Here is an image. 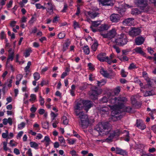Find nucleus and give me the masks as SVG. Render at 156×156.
Instances as JSON below:
<instances>
[{
    "mask_svg": "<svg viewBox=\"0 0 156 156\" xmlns=\"http://www.w3.org/2000/svg\"><path fill=\"white\" fill-rule=\"evenodd\" d=\"M13 56H14V52H12L11 54L9 56L8 58L7 59V64L10 61H12L13 59Z\"/></svg>",
    "mask_w": 156,
    "mask_h": 156,
    "instance_id": "c03bdc74",
    "label": "nucleus"
},
{
    "mask_svg": "<svg viewBox=\"0 0 156 156\" xmlns=\"http://www.w3.org/2000/svg\"><path fill=\"white\" fill-rule=\"evenodd\" d=\"M26 125L25 123L24 122H22L18 126V128L20 130L24 128Z\"/></svg>",
    "mask_w": 156,
    "mask_h": 156,
    "instance_id": "a19ab883",
    "label": "nucleus"
},
{
    "mask_svg": "<svg viewBox=\"0 0 156 156\" xmlns=\"http://www.w3.org/2000/svg\"><path fill=\"white\" fill-rule=\"evenodd\" d=\"M137 67L133 63L130 64L129 67H128V69L129 70H132L133 69L136 68Z\"/></svg>",
    "mask_w": 156,
    "mask_h": 156,
    "instance_id": "09e8293b",
    "label": "nucleus"
},
{
    "mask_svg": "<svg viewBox=\"0 0 156 156\" xmlns=\"http://www.w3.org/2000/svg\"><path fill=\"white\" fill-rule=\"evenodd\" d=\"M50 115L51 117V120L52 121L55 120V118L57 117L58 115V114L57 113L55 114L53 112H51Z\"/></svg>",
    "mask_w": 156,
    "mask_h": 156,
    "instance_id": "ea45409f",
    "label": "nucleus"
},
{
    "mask_svg": "<svg viewBox=\"0 0 156 156\" xmlns=\"http://www.w3.org/2000/svg\"><path fill=\"white\" fill-rule=\"evenodd\" d=\"M95 76L93 74H90L89 75V80L92 81L95 80Z\"/></svg>",
    "mask_w": 156,
    "mask_h": 156,
    "instance_id": "052dcab7",
    "label": "nucleus"
},
{
    "mask_svg": "<svg viewBox=\"0 0 156 156\" xmlns=\"http://www.w3.org/2000/svg\"><path fill=\"white\" fill-rule=\"evenodd\" d=\"M109 28V27L108 24H103L98 27V30L100 31L106 30L108 29Z\"/></svg>",
    "mask_w": 156,
    "mask_h": 156,
    "instance_id": "6ab92c4d",
    "label": "nucleus"
},
{
    "mask_svg": "<svg viewBox=\"0 0 156 156\" xmlns=\"http://www.w3.org/2000/svg\"><path fill=\"white\" fill-rule=\"evenodd\" d=\"M124 108L125 111L128 112H130L131 111L132 108L130 107H124H124L122 108Z\"/></svg>",
    "mask_w": 156,
    "mask_h": 156,
    "instance_id": "6e6d98bb",
    "label": "nucleus"
},
{
    "mask_svg": "<svg viewBox=\"0 0 156 156\" xmlns=\"http://www.w3.org/2000/svg\"><path fill=\"white\" fill-rule=\"evenodd\" d=\"M70 44V42L69 41L66 42L63 45V50L64 51H65L67 49Z\"/></svg>",
    "mask_w": 156,
    "mask_h": 156,
    "instance_id": "4c0bfd02",
    "label": "nucleus"
},
{
    "mask_svg": "<svg viewBox=\"0 0 156 156\" xmlns=\"http://www.w3.org/2000/svg\"><path fill=\"white\" fill-rule=\"evenodd\" d=\"M127 42L126 35L122 34H121L120 37L115 40L116 44L120 46H123L126 44Z\"/></svg>",
    "mask_w": 156,
    "mask_h": 156,
    "instance_id": "0eeeda50",
    "label": "nucleus"
},
{
    "mask_svg": "<svg viewBox=\"0 0 156 156\" xmlns=\"http://www.w3.org/2000/svg\"><path fill=\"white\" fill-rule=\"evenodd\" d=\"M84 53L86 55H88V46H85L83 48Z\"/></svg>",
    "mask_w": 156,
    "mask_h": 156,
    "instance_id": "69168bd1",
    "label": "nucleus"
},
{
    "mask_svg": "<svg viewBox=\"0 0 156 156\" xmlns=\"http://www.w3.org/2000/svg\"><path fill=\"white\" fill-rule=\"evenodd\" d=\"M79 117L81 120V122L80 123L81 127L83 129V131L87 133V130L85 129L88 127V116L84 114L79 116Z\"/></svg>",
    "mask_w": 156,
    "mask_h": 156,
    "instance_id": "39448f33",
    "label": "nucleus"
},
{
    "mask_svg": "<svg viewBox=\"0 0 156 156\" xmlns=\"http://www.w3.org/2000/svg\"><path fill=\"white\" fill-rule=\"evenodd\" d=\"M143 77L144 78L145 80L147 81L148 85L150 86H151L152 82L151 81V80L148 77V75L144 76Z\"/></svg>",
    "mask_w": 156,
    "mask_h": 156,
    "instance_id": "2f4dec72",
    "label": "nucleus"
},
{
    "mask_svg": "<svg viewBox=\"0 0 156 156\" xmlns=\"http://www.w3.org/2000/svg\"><path fill=\"white\" fill-rule=\"evenodd\" d=\"M140 32L141 31L140 28L132 27L131 30L129 31V34L131 36L133 37L139 35Z\"/></svg>",
    "mask_w": 156,
    "mask_h": 156,
    "instance_id": "1a4fd4ad",
    "label": "nucleus"
},
{
    "mask_svg": "<svg viewBox=\"0 0 156 156\" xmlns=\"http://www.w3.org/2000/svg\"><path fill=\"white\" fill-rule=\"evenodd\" d=\"M100 73L104 76L105 77H108L109 76V74L106 71L102 69L100 71Z\"/></svg>",
    "mask_w": 156,
    "mask_h": 156,
    "instance_id": "7c9ffc66",
    "label": "nucleus"
},
{
    "mask_svg": "<svg viewBox=\"0 0 156 156\" xmlns=\"http://www.w3.org/2000/svg\"><path fill=\"white\" fill-rule=\"evenodd\" d=\"M33 77L34 80H38L40 78V74L38 72H35L33 74Z\"/></svg>",
    "mask_w": 156,
    "mask_h": 156,
    "instance_id": "473e14b6",
    "label": "nucleus"
},
{
    "mask_svg": "<svg viewBox=\"0 0 156 156\" xmlns=\"http://www.w3.org/2000/svg\"><path fill=\"white\" fill-rule=\"evenodd\" d=\"M3 150L5 151H7L9 150V148L7 147V143L6 142H3Z\"/></svg>",
    "mask_w": 156,
    "mask_h": 156,
    "instance_id": "58836bf2",
    "label": "nucleus"
},
{
    "mask_svg": "<svg viewBox=\"0 0 156 156\" xmlns=\"http://www.w3.org/2000/svg\"><path fill=\"white\" fill-rule=\"evenodd\" d=\"M65 34L64 32H61L58 35V37L59 39L63 38L65 36Z\"/></svg>",
    "mask_w": 156,
    "mask_h": 156,
    "instance_id": "37998d69",
    "label": "nucleus"
},
{
    "mask_svg": "<svg viewBox=\"0 0 156 156\" xmlns=\"http://www.w3.org/2000/svg\"><path fill=\"white\" fill-rule=\"evenodd\" d=\"M136 126L139 129L144 130L146 128V126L143 121L141 120H137L136 123Z\"/></svg>",
    "mask_w": 156,
    "mask_h": 156,
    "instance_id": "ddd939ff",
    "label": "nucleus"
},
{
    "mask_svg": "<svg viewBox=\"0 0 156 156\" xmlns=\"http://www.w3.org/2000/svg\"><path fill=\"white\" fill-rule=\"evenodd\" d=\"M116 154L123 156H126L127 155V153L125 150L117 147H116Z\"/></svg>",
    "mask_w": 156,
    "mask_h": 156,
    "instance_id": "f3484780",
    "label": "nucleus"
},
{
    "mask_svg": "<svg viewBox=\"0 0 156 156\" xmlns=\"http://www.w3.org/2000/svg\"><path fill=\"white\" fill-rule=\"evenodd\" d=\"M99 13L94 11H90L88 12V16L92 18H94L98 16Z\"/></svg>",
    "mask_w": 156,
    "mask_h": 156,
    "instance_id": "b1692460",
    "label": "nucleus"
},
{
    "mask_svg": "<svg viewBox=\"0 0 156 156\" xmlns=\"http://www.w3.org/2000/svg\"><path fill=\"white\" fill-rule=\"evenodd\" d=\"M98 46V44L97 42H95L94 44L91 46V48L92 50L95 51L96 50L97 48V47Z\"/></svg>",
    "mask_w": 156,
    "mask_h": 156,
    "instance_id": "e433bc0d",
    "label": "nucleus"
},
{
    "mask_svg": "<svg viewBox=\"0 0 156 156\" xmlns=\"http://www.w3.org/2000/svg\"><path fill=\"white\" fill-rule=\"evenodd\" d=\"M49 81L48 80H42L40 85L42 86H43L44 85L48 84Z\"/></svg>",
    "mask_w": 156,
    "mask_h": 156,
    "instance_id": "5fc2aeb1",
    "label": "nucleus"
},
{
    "mask_svg": "<svg viewBox=\"0 0 156 156\" xmlns=\"http://www.w3.org/2000/svg\"><path fill=\"white\" fill-rule=\"evenodd\" d=\"M31 65V62L29 61L27 63V65L24 68V70L25 72L26 73V75H27L30 72L29 69Z\"/></svg>",
    "mask_w": 156,
    "mask_h": 156,
    "instance_id": "a878e982",
    "label": "nucleus"
},
{
    "mask_svg": "<svg viewBox=\"0 0 156 156\" xmlns=\"http://www.w3.org/2000/svg\"><path fill=\"white\" fill-rule=\"evenodd\" d=\"M74 111L76 115L79 116L85 114L83 112L79 111L83 109L87 112L88 111V101L81 100L78 101L74 107Z\"/></svg>",
    "mask_w": 156,
    "mask_h": 156,
    "instance_id": "7ed1b4c3",
    "label": "nucleus"
},
{
    "mask_svg": "<svg viewBox=\"0 0 156 156\" xmlns=\"http://www.w3.org/2000/svg\"><path fill=\"white\" fill-rule=\"evenodd\" d=\"M134 19L133 18H129L125 19L122 22V24L125 26H131L134 22Z\"/></svg>",
    "mask_w": 156,
    "mask_h": 156,
    "instance_id": "9b49d317",
    "label": "nucleus"
},
{
    "mask_svg": "<svg viewBox=\"0 0 156 156\" xmlns=\"http://www.w3.org/2000/svg\"><path fill=\"white\" fill-rule=\"evenodd\" d=\"M12 80L11 79L7 80V82L5 83V85L9 87H11L12 86Z\"/></svg>",
    "mask_w": 156,
    "mask_h": 156,
    "instance_id": "c756f323",
    "label": "nucleus"
},
{
    "mask_svg": "<svg viewBox=\"0 0 156 156\" xmlns=\"http://www.w3.org/2000/svg\"><path fill=\"white\" fill-rule=\"evenodd\" d=\"M102 91L101 90H98L95 86L92 87L90 92V98L93 100L97 99L98 95L101 94Z\"/></svg>",
    "mask_w": 156,
    "mask_h": 156,
    "instance_id": "423d86ee",
    "label": "nucleus"
},
{
    "mask_svg": "<svg viewBox=\"0 0 156 156\" xmlns=\"http://www.w3.org/2000/svg\"><path fill=\"white\" fill-rule=\"evenodd\" d=\"M35 5L37 9H46L45 7L41 5L40 3H36L35 4Z\"/></svg>",
    "mask_w": 156,
    "mask_h": 156,
    "instance_id": "c9c22d12",
    "label": "nucleus"
},
{
    "mask_svg": "<svg viewBox=\"0 0 156 156\" xmlns=\"http://www.w3.org/2000/svg\"><path fill=\"white\" fill-rule=\"evenodd\" d=\"M97 84L98 87H101L104 85L106 82V81L104 79H102L100 81H97Z\"/></svg>",
    "mask_w": 156,
    "mask_h": 156,
    "instance_id": "c85d7f7f",
    "label": "nucleus"
},
{
    "mask_svg": "<svg viewBox=\"0 0 156 156\" xmlns=\"http://www.w3.org/2000/svg\"><path fill=\"white\" fill-rule=\"evenodd\" d=\"M8 132L7 130H5V133H3L2 134V136L3 138L8 139Z\"/></svg>",
    "mask_w": 156,
    "mask_h": 156,
    "instance_id": "13d9d810",
    "label": "nucleus"
},
{
    "mask_svg": "<svg viewBox=\"0 0 156 156\" xmlns=\"http://www.w3.org/2000/svg\"><path fill=\"white\" fill-rule=\"evenodd\" d=\"M44 140L45 141V144L46 147H47L51 143H52L50 138L48 136H45L44 137Z\"/></svg>",
    "mask_w": 156,
    "mask_h": 156,
    "instance_id": "5701e85b",
    "label": "nucleus"
},
{
    "mask_svg": "<svg viewBox=\"0 0 156 156\" xmlns=\"http://www.w3.org/2000/svg\"><path fill=\"white\" fill-rule=\"evenodd\" d=\"M30 98L29 99L30 101H35L36 98V95L33 94H32L30 95Z\"/></svg>",
    "mask_w": 156,
    "mask_h": 156,
    "instance_id": "603ef678",
    "label": "nucleus"
},
{
    "mask_svg": "<svg viewBox=\"0 0 156 156\" xmlns=\"http://www.w3.org/2000/svg\"><path fill=\"white\" fill-rule=\"evenodd\" d=\"M33 127L35 128V130H37V131L40 130V126L38 124L37 122H35L33 125Z\"/></svg>",
    "mask_w": 156,
    "mask_h": 156,
    "instance_id": "864d4df0",
    "label": "nucleus"
},
{
    "mask_svg": "<svg viewBox=\"0 0 156 156\" xmlns=\"http://www.w3.org/2000/svg\"><path fill=\"white\" fill-rule=\"evenodd\" d=\"M120 87L118 86L116 87L114 90V93L115 95L118 94L120 91Z\"/></svg>",
    "mask_w": 156,
    "mask_h": 156,
    "instance_id": "79ce46f5",
    "label": "nucleus"
},
{
    "mask_svg": "<svg viewBox=\"0 0 156 156\" xmlns=\"http://www.w3.org/2000/svg\"><path fill=\"white\" fill-rule=\"evenodd\" d=\"M134 50L135 51L138 53L140 54L145 57H146V54L144 52L142 51V49L140 47L136 48Z\"/></svg>",
    "mask_w": 156,
    "mask_h": 156,
    "instance_id": "412c9836",
    "label": "nucleus"
},
{
    "mask_svg": "<svg viewBox=\"0 0 156 156\" xmlns=\"http://www.w3.org/2000/svg\"><path fill=\"white\" fill-rule=\"evenodd\" d=\"M109 109L107 107L102 108L100 111V112L101 114H106L108 115L109 113Z\"/></svg>",
    "mask_w": 156,
    "mask_h": 156,
    "instance_id": "bb28decb",
    "label": "nucleus"
},
{
    "mask_svg": "<svg viewBox=\"0 0 156 156\" xmlns=\"http://www.w3.org/2000/svg\"><path fill=\"white\" fill-rule=\"evenodd\" d=\"M46 5V9L47 12L49 14L51 15L53 13V8L51 2H48Z\"/></svg>",
    "mask_w": 156,
    "mask_h": 156,
    "instance_id": "2eb2a0df",
    "label": "nucleus"
},
{
    "mask_svg": "<svg viewBox=\"0 0 156 156\" xmlns=\"http://www.w3.org/2000/svg\"><path fill=\"white\" fill-rule=\"evenodd\" d=\"M23 76L22 74H19L16 75V79L17 80H19V81H20L23 79Z\"/></svg>",
    "mask_w": 156,
    "mask_h": 156,
    "instance_id": "e2e57ef3",
    "label": "nucleus"
},
{
    "mask_svg": "<svg viewBox=\"0 0 156 156\" xmlns=\"http://www.w3.org/2000/svg\"><path fill=\"white\" fill-rule=\"evenodd\" d=\"M58 140L60 143L64 145L65 143V140L62 136H59L58 137Z\"/></svg>",
    "mask_w": 156,
    "mask_h": 156,
    "instance_id": "3c124183",
    "label": "nucleus"
},
{
    "mask_svg": "<svg viewBox=\"0 0 156 156\" xmlns=\"http://www.w3.org/2000/svg\"><path fill=\"white\" fill-rule=\"evenodd\" d=\"M94 66L91 63H88V69L91 71L94 70L95 69Z\"/></svg>",
    "mask_w": 156,
    "mask_h": 156,
    "instance_id": "de8ad7c7",
    "label": "nucleus"
},
{
    "mask_svg": "<svg viewBox=\"0 0 156 156\" xmlns=\"http://www.w3.org/2000/svg\"><path fill=\"white\" fill-rule=\"evenodd\" d=\"M97 58L99 61L101 62L106 61L108 59V57L106 56V53H104L99 54L97 55Z\"/></svg>",
    "mask_w": 156,
    "mask_h": 156,
    "instance_id": "f8f14e48",
    "label": "nucleus"
},
{
    "mask_svg": "<svg viewBox=\"0 0 156 156\" xmlns=\"http://www.w3.org/2000/svg\"><path fill=\"white\" fill-rule=\"evenodd\" d=\"M145 39L141 36L137 37L135 40V43L136 45H140L142 44L144 42Z\"/></svg>",
    "mask_w": 156,
    "mask_h": 156,
    "instance_id": "dca6fc26",
    "label": "nucleus"
},
{
    "mask_svg": "<svg viewBox=\"0 0 156 156\" xmlns=\"http://www.w3.org/2000/svg\"><path fill=\"white\" fill-rule=\"evenodd\" d=\"M116 34V32L115 30V29H113L107 34H102L101 35L104 38L112 39L115 37Z\"/></svg>",
    "mask_w": 156,
    "mask_h": 156,
    "instance_id": "6e6552de",
    "label": "nucleus"
},
{
    "mask_svg": "<svg viewBox=\"0 0 156 156\" xmlns=\"http://www.w3.org/2000/svg\"><path fill=\"white\" fill-rule=\"evenodd\" d=\"M68 143L70 144H73L76 141V140L74 139H70L68 140Z\"/></svg>",
    "mask_w": 156,
    "mask_h": 156,
    "instance_id": "680f3d73",
    "label": "nucleus"
},
{
    "mask_svg": "<svg viewBox=\"0 0 156 156\" xmlns=\"http://www.w3.org/2000/svg\"><path fill=\"white\" fill-rule=\"evenodd\" d=\"M101 4L103 5H111L112 4V0H100Z\"/></svg>",
    "mask_w": 156,
    "mask_h": 156,
    "instance_id": "aec40b11",
    "label": "nucleus"
},
{
    "mask_svg": "<svg viewBox=\"0 0 156 156\" xmlns=\"http://www.w3.org/2000/svg\"><path fill=\"white\" fill-rule=\"evenodd\" d=\"M116 10L118 11V12L123 16L125 14L126 9L124 5H122L120 7H116Z\"/></svg>",
    "mask_w": 156,
    "mask_h": 156,
    "instance_id": "4468645a",
    "label": "nucleus"
},
{
    "mask_svg": "<svg viewBox=\"0 0 156 156\" xmlns=\"http://www.w3.org/2000/svg\"><path fill=\"white\" fill-rule=\"evenodd\" d=\"M135 4L144 12L149 11L150 8L147 5V0H135Z\"/></svg>",
    "mask_w": 156,
    "mask_h": 156,
    "instance_id": "20e7f679",
    "label": "nucleus"
},
{
    "mask_svg": "<svg viewBox=\"0 0 156 156\" xmlns=\"http://www.w3.org/2000/svg\"><path fill=\"white\" fill-rule=\"evenodd\" d=\"M69 71V69H67L65 71V72H64L62 73L61 78L62 79H63L64 78V77L68 75L67 73Z\"/></svg>",
    "mask_w": 156,
    "mask_h": 156,
    "instance_id": "a18cd8bd",
    "label": "nucleus"
},
{
    "mask_svg": "<svg viewBox=\"0 0 156 156\" xmlns=\"http://www.w3.org/2000/svg\"><path fill=\"white\" fill-rule=\"evenodd\" d=\"M100 23L98 21H93L92 22V25L90 27V28L92 30V31L94 32H96L97 31V30L94 27H96L98 26Z\"/></svg>",
    "mask_w": 156,
    "mask_h": 156,
    "instance_id": "a211bd4d",
    "label": "nucleus"
},
{
    "mask_svg": "<svg viewBox=\"0 0 156 156\" xmlns=\"http://www.w3.org/2000/svg\"><path fill=\"white\" fill-rule=\"evenodd\" d=\"M121 16L118 14L113 13L110 16V20L113 23H117L119 22L120 20Z\"/></svg>",
    "mask_w": 156,
    "mask_h": 156,
    "instance_id": "9d476101",
    "label": "nucleus"
},
{
    "mask_svg": "<svg viewBox=\"0 0 156 156\" xmlns=\"http://www.w3.org/2000/svg\"><path fill=\"white\" fill-rule=\"evenodd\" d=\"M73 27L75 29L79 27V25L78 23L75 21H73Z\"/></svg>",
    "mask_w": 156,
    "mask_h": 156,
    "instance_id": "0e129e2a",
    "label": "nucleus"
},
{
    "mask_svg": "<svg viewBox=\"0 0 156 156\" xmlns=\"http://www.w3.org/2000/svg\"><path fill=\"white\" fill-rule=\"evenodd\" d=\"M31 147L35 149H38V144L35 142H30V143Z\"/></svg>",
    "mask_w": 156,
    "mask_h": 156,
    "instance_id": "cd10ccee",
    "label": "nucleus"
},
{
    "mask_svg": "<svg viewBox=\"0 0 156 156\" xmlns=\"http://www.w3.org/2000/svg\"><path fill=\"white\" fill-rule=\"evenodd\" d=\"M49 123L48 122H45L42 123L43 127L45 129H47L48 127Z\"/></svg>",
    "mask_w": 156,
    "mask_h": 156,
    "instance_id": "338daca9",
    "label": "nucleus"
},
{
    "mask_svg": "<svg viewBox=\"0 0 156 156\" xmlns=\"http://www.w3.org/2000/svg\"><path fill=\"white\" fill-rule=\"evenodd\" d=\"M32 51L31 48H29L26 49L25 52L24 53V55L26 58L29 57L30 54L32 52Z\"/></svg>",
    "mask_w": 156,
    "mask_h": 156,
    "instance_id": "393cba45",
    "label": "nucleus"
},
{
    "mask_svg": "<svg viewBox=\"0 0 156 156\" xmlns=\"http://www.w3.org/2000/svg\"><path fill=\"white\" fill-rule=\"evenodd\" d=\"M108 101V99L107 97L104 96L101 98L100 101L101 103H105L107 102Z\"/></svg>",
    "mask_w": 156,
    "mask_h": 156,
    "instance_id": "4d7b16f0",
    "label": "nucleus"
},
{
    "mask_svg": "<svg viewBox=\"0 0 156 156\" xmlns=\"http://www.w3.org/2000/svg\"><path fill=\"white\" fill-rule=\"evenodd\" d=\"M127 101V99L124 97H119L110 98V102L114 104L113 106L109 105V107L112 109L111 112V115L112 117L117 118L118 117L116 115L121 113L120 109H122L124 107L123 102H126Z\"/></svg>",
    "mask_w": 156,
    "mask_h": 156,
    "instance_id": "f03ea898",
    "label": "nucleus"
},
{
    "mask_svg": "<svg viewBox=\"0 0 156 156\" xmlns=\"http://www.w3.org/2000/svg\"><path fill=\"white\" fill-rule=\"evenodd\" d=\"M121 74L122 77H125L127 75V73L126 72L124 69H122L121 70Z\"/></svg>",
    "mask_w": 156,
    "mask_h": 156,
    "instance_id": "bf43d9fd",
    "label": "nucleus"
},
{
    "mask_svg": "<svg viewBox=\"0 0 156 156\" xmlns=\"http://www.w3.org/2000/svg\"><path fill=\"white\" fill-rule=\"evenodd\" d=\"M141 11L139 10L137 8H133L132 9L131 14L133 15H137L140 14Z\"/></svg>",
    "mask_w": 156,
    "mask_h": 156,
    "instance_id": "4be33fe9",
    "label": "nucleus"
},
{
    "mask_svg": "<svg viewBox=\"0 0 156 156\" xmlns=\"http://www.w3.org/2000/svg\"><path fill=\"white\" fill-rule=\"evenodd\" d=\"M154 94V92L152 91H147L145 92L144 96L145 97H147L152 95Z\"/></svg>",
    "mask_w": 156,
    "mask_h": 156,
    "instance_id": "f704fd0d",
    "label": "nucleus"
},
{
    "mask_svg": "<svg viewBox=\"0 0 156 156\" xmlns=\"http://www.w3.org/2000/svg\"><path fill=\"white\" fill-rule=\"evenodd\" d=\"M62 120V123L64 125H67L68 124L69 121L66 116H63Z\"/></svg>",
    "mask_w": 156,
    "mask_h": 156,
    "instance_id": "72a5a7b5",
    "label": "nucleus"
},
{
    "mask_svg": "<svg viewBox=\"0 0 156 156\" xmlns=\"http://www.w3.org/2000/svg\"><path fill=\"white\" fill-rule=\"evenodd\" d=\"M112 127V125L108 122H103L99 123L96 126L95 129L98 131L99 135L101 136L109 134L108 137L105 140V141L107 143L112 142L115 137H118L124 132L126 133V137L125 139V140L127 142L129 141V134L128 131L124 130L123 131L121 129H116L111 131Z\"/></svg>",
    "mask_w": 156,
    "mask_h": 156,
    "instance_id": "f257e3e1",
    "label": "nucleus"
},
{
    "mask_svg": "<svg viewBox=\"0 0 156 156\" xmlns=\"http://www.w3.org/2000/svg\"><path fill=\"white\" fill-rule=\"evenodd\" d=\"M131 99L132 104L135 105L137 102L136 100L135 99L134 97H132L131 98Z\"/></svg>",
    "mask_w": 156,
    "mask_h": 156,
    "instance_id": "774afa93",
    "label": "nucleus"
},
{
    "mask_svg": "<svg viewBox=\"0 0 156 156\" xmlns=\"http://www.w3.org/2000/svg\"><path fill=\"white\" fill-rule=\"evenodd\" d=\"M9 144L11 147L16 146L17 145V143L13 140H11L10 141Z\"/></svg>",
    "mask_w": 156,
    "mask_h": 156,
    "instance_id": "8fccbe9b",
    "label": "nucleus"
},
{
    "mask_svg": "<svg viewBox=\"0 0 156 156\" xmlns=\"http://www.w3.org/2000/svg\"><path fill=\"white\" fill-rule=\"evenodd\" d=\"M39 101L40 102V105L41 106L44 105V99L42 98L41 95H40L39 97Z\"/></svg>",
    "mask_w": 156,
    "mask_h": 156,
    "instance_id": "49530a36",
    "label": "nucleus"
}]
</instances>
